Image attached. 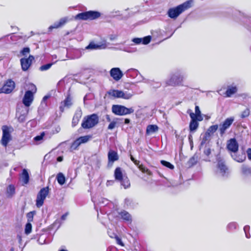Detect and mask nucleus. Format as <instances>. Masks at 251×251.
Wrapping results in <instances>:
<instances>
[{
    "label": "nucleus",
    "instance_id": "obj_33",
    "mask_svg": "<svg viewBox=\"0 0 251 251\" xmlns=\"http://www.w3.org/2000/svg\"><path fill=\"white\" fill-rule=\"evenodd\" d=\"M121 95H120V98H122L126 100H128L131 98V97L133 96V93H129L127 91H121Z\"/></svg>",
    "mask_w": 251,
    "mask_h": 251
},
{
    "label": "nucleus",
    "instance_id": "obj_49",
    "mask_svg": "<svg viewBox=\"0 0 251 251\" xmlns=\"http://www.w3.org/2000/svg\"><path fill=\"white\" fill-rule=\"evenodd\" d=\"M44 132H42L41 133V134L40 135H38V136H36V137H35L34 138V140L35 141H39L41 140H42L43 137L44 136Z\"/></svg>",
    "mask_w": 251,
    "mask_h": 251
},
{
    "label": "nucleus",
    "instance_id": "obj_62",
    "mask_svg": "<svg viewBox=\"0 0 251 251\" xmlns=\"http://www.w3.org/2000/svg\"><path fill=\"white\" fill-rule=\"evenodd\" d=\"M130 159H131V160H132V162H133L135 160V159L131 155H130Z\"/></svg>",
    "mask_w": 251,
    "mask_h": 251
},
{
    "label": "nucleus",
    "instance_id": "obj_22",
    "mask_svg": "<svg viewBox=\"0 0 251 251\" xmlns=\"http://www.w3.org/2000/svg\"><path fill=\"white\" fill-rule=\"evenodd\" d=\"M72 104L71 99L70 97H68L63 102L60 106V109L61 112L64 111V107L69 108Z\"/></svg>",
    "mask_w": 251,
    "mask_h": 251
},
{
    "label": "nucleus",
    "instance_id": "obj_64",
    "mask_svg": "<svg viewBox=\"0 0 251 251\" xmlns=\"http://www.w3.org/2000/svg\"><path fill=\"white\" fill-rule=\"evenodd\" d=\"M110 40H114V39L115 38V37H114L113 35H111V36H110Z\"/></svg>",
    "mask_w": 251,
    "mask_h": 251
},
{
    "label": "nucleus",
    "instance_id": "obj_63",
    "mask_svg": "<svg viewBox=\"0 0 251 251\" xmlns=\"http://www.w3.org/2000/svg\"><path fill=\"white\" fill-rule=\"evenodd\" d=\"M129 119H126L125 120V123L126 124H128V123H129Z\"/></svg>",
    "mask_w": 251,
    "mask_h": 251
},
{
    "label": "nucleus",
    "instance_id": "obj_8",
    "mask_svg": "<svg viewBox=\"0 0 251 251\" xmlns=\"http://www.w3.org/2000/svg\"><path fill=\"white\" fill-rule=\"evenodd\" d=\"M233 121L234 118L230 117L226 119L223 124L220 125L219 130L221 135L225 133L226 130L230 126Z\"/></svg>",
    "mask_w": 251,
    "mask_h": 251
},
{
    "label": "nucleus",
    "instance_id": "obj_1",
    "mask_svg": "<svg viewBox=\"0 0 251 251\" xmlns=\"http://www.w3.org/2000/svg\"><path fill=\"white\" fill-rule=\"evenodd\" d=\"M192 2L191 0H188L176 7L169 9L168 11V16L172 19H176L181 13L191 7Z\"/></svg>",
    "mask_w": 251,
    "mask_h": 251
},
{
    "label": "nucleus",
    "instance_id": "obj_24",
    "mask_svg": "<svg viewBox=\"0 0 251 251\" xmlns=\"http://www.w3.org/2000/svg\"><path fill=\"white\" fill-rule=\"evenodd\" d=\"M120 217L127 222H131L132 218L130 214L126 211L123 210L119 213Z\"/></svg>",
    "mask_w": 251,
    "mask_h": 251
},
{
    "label": "nucleus",
    "instance_id": "obj_18",
    "mask_svg": "<svg viewBox=\"0 0 251 251\" xmlns=\"http://www.w3.org/2000/svg\"><path fill=\"white\" fill-rule=\"evenodd\" d=\"M193 116H194V115H192L191 116V120L190 123L189 125V129L190 132H194L196 130V129L198 128L199 126V123L197 119H195L193 118Z\"/></svg>",
    "mask_w": 251,
    "mask_h": 251
},
{
    "label": "nucleus",
    "instance_id": "obj_5",
    "mask_svg": "<svg viewBox=\"0 0 251 251\" xmlns=\"http://www.w3.org/2000/svg\"><path fill=\"white\" fill-rule=\"evenodd\" d=\"M49 193V189L48 187L42 188L38 192L36 200V205L37 207H41L43 204L45 200Z\"/></svg>",
    "mask_w": 251,
    "mask_h": 251
},
{
    "label": "nucleus",
    "instance_id": "obj_56",
    "mask_svg": "<svg viewBox=\"0 0 251 251\" xmlns=\"http://www.w3.org/2000/svg\"><path fill=\"white\" fill-rule=\"evenodd\" d=\"M190 162L191 163L194 164L196 163L197 160H195V158L194 157H193L190 159Z\"/></svg>",
    "mask_w": 251,
    "mask_h": 251
},
{
    "label": "nucleus",
    "instance_id": "obj_38",
    "mask_svg": "<svg viewBox=\"0 0 251 251\" xmlns=\"http://www.w3.org/2000/svg\"><path fill=\"white\" fill-rule=\"evenodd\" d=\"M28 90L26 91H30L32 94H35L37 92V88L36 86L32 83H29L27 84Z\"/></svg>",
    "mask_w": 251,
    "mask_h": 251
},
{
    "label": "nucleus",
    "instance_id": "obj_14",
    "mask_svg": "<svg viewBox=\"0 0 251 251\" xmlns=\"http://www.w3.org/2000/svg\"><path fill=\"white\" fill-rule=\"evenodd\" d=\"M28 113V109L26 107L23 108L22 111L20 112L19 111H17V116L18 121L20 123H24L25 122Z\"/></svg>",
    "mask_w": 251,
    "mask_h": 251
},
{
    "label": "nucleus",
    "instance_id": "obj_57",
    "mask_svg": "<svg viewBox=\"0 0 251 251\" xmlns=\"http://www.w3.org/2000/svg\"><path fill=\"white\" fill-rule=\"evenodd\" d=\"M68 215V213H66L65 214H63L62 216H61V220H65L67 216Z\"/></svg>",
    "mask_w": 251,
    "mask_h": 251
},
{
    "label": "nucleus",
    "instance_id": "obj_20",
    "mask_svg": "<svg viewBox=\"0 0 251 251\" xmlns=\"http://www.w3.org/2000/svg\"><path fill=\"white\" fill-rule=\"evenodd\" d=\"M106 48V45L101 44L98 45L94 43V42H91L88 46L86 47L87 50H96L100 49H104Z\"/></svg>",
    "mask_w": 251,
    "mask_h": 251
},
{
    "label": "nucleus",
    "instance_id": "obj_55",
    "mask_svg": "<svg viewBox=\"0 0 251 251\" xmlns=\"http://www.w3.org/2000/svg\"><path fill=\"white\" fill-rule=\"evenodd\" d=\"M101 201H100V203H101L105 204L107 203V201H108L107 200L104 199V198H101Z\"/></svg>",
    "mask_w": 251,
    "mask_h": 251
},
{
    "label": "nucleus",
    "instance_id": "obj_6",
    "mask_svg": "<svg viewBox=\"0 0 251 251\" xmlns=\"http://www.w3.org/2000/svg\"><path fill=\"white\" fill-rule=\"evenodd\" d=\"M112 112L117 115H125L132 113L134 109L132 108H126L120 105H114L112 108Z\"/></svg>",
    "mask_w": 251,
    "mask_h": 251
},
{
    "label": "nucleus",
    "instance_id": "obj_34",
    "mask_svg": "<svg viewBox=\"0 0 251 251\" xmlns=\"http://www.w3.org/2000/svg\"><path fill=\"white\" fill-rule=\"evenodd\" d=\"M115 177L116 179L120 180H122L123 177V174L121 169L120 168H117L115 170Z\"/></svg>",
    "mask_w": 251,
    "mask_h": 251
},
{
    "label": "nucleus",
    "instance_id": "obj_43",
    "mask_svg": "<svg viewBox=\"0 0 251 251\" xmlns=\"http://www.w3.org/2000/svg\"><path fill=\"white\" fill-rule=\"evenodd\" d=\"M81 145L79 140L76 139L72 144L71 146V150H76L77 147Z\"/></svg>",
    "mask_w": 251,
    "mask_h": 251
},
{
    "label": "nucleus",
    "instance_id": "obj_26",
    "mask_svg": "<svg viewBox=\"0 0 251 251\" xmlns=\"http://www.w3.org/2000/svg\"><path fill=\"white\" fill-rule=\"evenodd\" d=\"M21 179L24 184H26L29 182V176L27 170L24 169L21 175Z\"/></svg>",
    "mask_w": 251,
    "mask_h": 251
},
{
    "label": "nucleus",
    "instance_id": "obj_23",
    "mask_svg": "<svg viewBox=\"0 0 251 251\" xmlns=\"http://www.w3.org/2000/svg\"><path fill=\"white\" fill-rule=\"evenodd\" d=\"M108 158L109 162H112L117 160L118 159V155L117 153L112 150H110L108 153Z\"/></svg>",
    "mask_w": 251,
    "mask_h": 251
},
{
    "label": "nucleus",
    "instance_id": "obj_27",
    "mask_svg": "<svg viewBox=\"0 0 251 251\" xmlns=\"http://www.w3.org/2000/svg\"><path fill=\"white\" fill-rule=\"evenodd\" d=\"M121 91L118 90H110L107 94L114 98H120Z\"/></svg>",
    "mask_w": 251,
    "mask_h": 251
},
{
    "label": "nucleus",
    "instance_id": "obj_19",
    "mask_svg": "<svg viewBox=\"0 0 251 251\" xmlns=\"http://www.w3.org/2000/svg\"><path fill=\"white\" fill-rule=\"evenodd\" d=\"M133 162L135 164V165L138 167V168L142 173H146L149 176H151L152 175L151 172L150 170L145 167L144 165H140L139 161L135 159V161H134Z\"/></svg>",
    "mask_w": 251,
    "mask_h": 251
},
{
    "label": "nucleus",
    "instance_id": "obj_11",
    "mask_svg": "<svg viewBox=\"0 0 251 251\" xmlns=\"http://www.w3.org/2000/svg\"><path fill=\"white\" fill-rule=\"evenodd\" d=\"M34 59V57L33 56L29 55L27 58H22L20 60L22 69L24 71H25L28 70Z\"/></svg>",
    "mask_w": 251,
    "mask_h": 251
},
{
    "label": "nucleus",
    "instance_id": "obj_15",
    "mask_svg": "<svg viewBox=\"0 0 251 251\" xmlns=\"http://www.w3.org/2000/svg\"><path fill=\"white\" fill-rule=\"evenodd\" d=\"M151 40V36H147L144 38H135L132 41L136 44H143L144 45L148 44Z\"/></svg>",
    "mask_w": 251,
    "mask_h": 251
},
{
    "label": "nucleus",
    "instance_id": "obj_58",
    "mask_svg": "<svg viewBox=\"0 0 251 251\" xmlns=\"http://www.w3.org/2000/svg\"><path fill=\"white\" fill-rule=\"evenodd\" d=\"M50 96H45L43 97V100H42V101H45L47 99H48L49 98Z\"/></svg>",
    "mask_w": 251,
    "mask_h": 251
},
{
    "label": "nucleus",
    "instance_id": "obj_40",
    "mask_svg": "<svg viewBox=\"0 0 251 251\" xmlns=\"http://www.w3.org/2000/svg\"><path fill=\"white\" fill-rule=\"evenodd\" d=\"M160 163L162 165H163L171 170H173L174 169V166L168 161H166L165 160H161L160 161Z\"/></svg>",
    "mask_w": 251,
    "mask_h": 251
},
{
    "label": "nucleus",
    "instance_id": "obj_36",
    "mask_svg": "<svg viewBox=\"0 0 251 251\" xmlns=\"http://www.w3.org/2000/svg\"><path fill=\"white\" fill-rule=\"evenodd\" d=\"M109 236L111 238H115L116 241V242L118 244L121 245V246H124V244L122 241L121 238H120L118 236H117L114 233H112V235L110 234V231H107Z\"/></svg>",
    "mask_w": 251,
    "mask_h": 251
},
{
    "label": "nucleus",
    "instance_id": "obj_9",
    "mask_svg": "<svg viewBox=\"0 0 251 251\" xmlns=\"http://www.w3.org/2000/svg\"><path fill=\"white\" fill-rule=\"evenodd\" d=\"M34 94H32L30 91H25L24 97L23 98L22 102L26 108H28L30 106L34 100Z\"/></svg>",
    "mask_w": 251,
    "mask_h": 251
},
{
    "label": "nucleus",
    "instance_id": "obj_29",
    "mask_svg": "<svg viewBox=\"0 0 251 251\" xmlns=\"http://www.w3.org/2000/svg\"><path fill=\"white\" fill-rule=\"evenodd\" d=\"M81 117V113L80 112H78L75 113V114L73 120H72V126H75L78 123Z\"/></svg>",
    "mask_w": 251,
    "mask_h": 251
},
{
    "label": "nucleus",
    "instance_id": "obj_48",
    "mask_svg": "<svg viewBox=\"0 0 251 251\" xmlns=\"http://www.w3.org/2000/svg\"><path fill=\"white\" fill-rule=\"evenodd\" d=\"M60 27H61V26L59 25L58 23L57 22H55V23H54L52 25L49 26V30L51 31L52 29L58 28Z\"/></svg>",
    "mask_w": 251,
    "mask_h": 251
},
{
    "label": "nucleus",
    "instance_id": "obj_42",
    "mask_svg": "<svg viewBox=\"0 0 251 251\" xmlns=\"http://www.w3.org/2000/svg\"><path fill=\"white\" fill-rule=\"evenodd\" d=\"M90 137L89 136H81L77 138V140H79L80 144L82 143H85L88 141Z\"/></svg>",
    "mask_w": 251,
    "mask_h": 251
},
{
    "label": "nucleus",
    "instance_id": "obj_45",
    "mask_svg": "<svg viewBox=\"0 0 251 251\" xmlns=\"http://www.w3.org/2000/svg\"><path fill=\"white\" fill-rule=\"evenodd\" d=\"M250 113V109L248 108H246L245 110H244L242 112L240 117L241 118H245L248 117L249 116Z\"/></svg>",
    "mask_w": 251,
    "mask_h": 251
},
{
    "label": "nucleus",
    "instance_id": "obj_50",
    "mask_svg": "<svg viewBox=\"0 0 251 251\" xmlns=\"http://www.w3.org/2000/svg\"><path fill=\"white\" fill-rule=\"evenodd\" d=\"M30 51V49L29 48L26 47L24 48L21 51V53L23 55H25L26 53H28Z\"/></svg>",
    "mask_w": 251,
    "mask_h": 251
},
{
    "label": "nucleus",
    "instance_id": "obj_13",
    "mask_svg": "<svg viewBox=\"0 0 251 251\" xmlns=\"http://www.w3.org/2000/svg\"><path fill=\"white\" fill-rule=\"evenodd\" d=\"M227 149L233 152L236 153L238 150V144L235 138H232L228 141L227 144Z\"/></svg>",
    "mask_w": 251,
    "mask_h": 251
},
{
    "label": "nucleus",
    "instance_id": "obj_30",
    "mask_svg": "<svg viewBox=\"0 0 251 251\" xmlns=\"http://www.w3.org/2000/svg\"><path fill=\"white\" fill-rule=\"evenodd\" d=\"M158 129V127L156 125H151L147 126L146 129V133L150 134L156 132Z\"/></svg>",
    "mask_w": 251,
    "mask_h": 251
},
{
    "label": "nucleus",
    "instance_id": "obj_2",
    "mask_svg": "<svg viewBox=\"0 0 251 251\" xmlns=\"http://www.w3.org/2000/svg\"><path fill=\"white\" fill-rule=\"evenodd\" d=\"M99 121L97 114H93L84 117L81 123V126L84 129H89L97 125Z\"/></svg>",
    "mask_w": 251,
    "mask_h": 251
},
{
    "label": "nucleus",
    "instance_id": "obj_61",
    "mask_svg": "<svg viewBox=\"0 0 251 251\" xmlns=\"http://www.w3.org/2000/svg\"><path fill=\"white\" fill-rule=\"evenodd\" d=\"M246 236L247 238H250L251 236L250 234H248L247 232H245Z\"/></svg>",
    "mask_w": 251,
    "mask_h": 251
},
{
    "label": "nucleus",
    "instance_id": "obj_35",
    "mask_svg": "<svg viewBox=\"0 0 251 251\" xmlns=\"http://www.w3.org/2000/svg\"><path fill=\"white\" fill-rule=\"evenodd\" d=\"M242 174L244 176H248L251 174V169L248 166L242 165L241 167Z\"/></svg>",
    "mask_w": 251,
    "mask_h": 251
},
{
    "label": "nucleus",
    "instance_id": "obj_21",
    "mask_svg": "<svg viewBox=\"0 0 251 251\" xmlns=\"http://www.w3.org/2000/svg\"><path fill=\"white\" fill-rule=\"evenodd\" d=\"M194 115V118L197 119L198 121H201L203 120V117L201 115V112L200 111V108L198 106H195V113L191 112L190 113V117H191V116Z\"/></svg>",
    "mask_w": 251,
    "mask_h": 251
},
{
    "label": "nucleus",
    "instance_id": "obj_39",
    "mask_svg": "<svg viewBox=\"0 0 251 251\" xmlns=\"http://www.w3.org/2000/svg\"><path fill=\"white\" fill-rule=\"evenodd\" d=\"M32 225L31 223H27L25 226V232L26 234L28 235L31 232Z\"/></svg>",
    "mask_w": 251,
    "mask_h": 251
},
{
    "label": "nucleus",
    "instance_id": "obj_59",
    "mask_svg": "<svg viewBox=\"0 0 251 251\" xmlns=\"http://www.w3.org/2000/svg\"><path fill=\"white\" fill-rule=\"evenodd\" d=\"M63 160V157L62 156H59L57 158V161L58 162H61Z\"/></svg>",
    "mask_w": 251,
    "mask_h": 251
},
{
    "label": "nucleus",
    "instance_id": "obj_3",
    "mask_svg": "<svg viewBox=\"0 0 251 251\" xmlns=\"http://www.w3.org/2000/svg\"><path fill=\"white\" fill-rule=\"evenodd\" d=\"M100 16V13L98 11H89L77 14L75 19L76 20H93Z\"/></svg>",
    "mask_w": 251,
    "mask_h": 251
},
{
    "label": "nucleus",
    "instance_id": "obj_37",
    "mask_svg": "<svg viewBox=\"0 0 251 251\" xmlns=\"http://www.w3.org/2000/svg\"><path fill=\"white\" fill-rule=\"evenodd\" d=\"M121 183V185H123L125 189L128 188L130 183L129 179L127 177L123 178L122 180H120Z\"/></svg>",
    "mask_w": 251,
    "mask_h": 251
},
{
    "label": "nucleus",
    "instance_id": "obj_46",
    "mask_svg": "<svg viewBox=\"0 0 251 251\" xmlns=\"http://www.w3.org/2000/svg\"><path fill=\"white\" fill-rule=\"evenodd\" d=\"M68 18L66 17H64L63 18H61L60 19V20L57 22L60 25V26H62V25H64L67 22Z\"/></svg>",
    "mask_w": 251,
    "mask_h": 251
},
{
    "label": "nucleus",
    "instance_id": "obj_17",
    "mask_svg": "<svg viewBox=\"0 0 251 251\" xmlns=\"http://www.w3.org/2000/svg\"><path fill=\"white\" fill-rule=\"evenodd\" d=\"M217 166L219 173L222 176H224L226 174L228 173V168L222 161H219Z\"/></svg>",
    "mask_w": 251,
    "mask_h": 251
},
{
    "label": "nucleus",
    "instance_id": "obj_32",
    "mask_svg": "<svg viewBox=\"0 0 251 251\" xmlns=\"http://www.w3.org/2000/svg\"><path fill=\"white\" fill-rule=\"evenodd\" d=\"M56 179L58 183L61 185H63L65 183V177L62 173H59L57 174Z\"/></svg>",
    "mask_w": 251,
    "mask_h": 251
},
{
    "label": "nucleus",
    "instance_id": "obj_7",
    "mask_svg": "<svg viewBox=\"0 0 251 251\" xmlns=\"http://www.w3.org/2000/svg\"><path fill=\"white\" fill-rule=\"evenodd\" d=\"M15 87V82L11 79L8 80L2 87L0 89V93H10Z\"/></svg>",
    "mask_w": 251,
    "mask_h": 251
},
{
    "label": "nucleus",
    "instance_id": "obj_47",
    "mask_svg": "<svg viewBox=\"0 0 251 251\" xmlns=\"http://www.w3.org/2000/svg\"><path fill=\"white\" fill-rule=\"evenodd\" d=\"M237 226V225L236 223L232 222L229 223L227 226V228L230 230H232L235 229Z\"/></svg>",
    "mask_w": 251,
    "mask_h": 251
},
{
    "label": "nucleus",
    "instance_id": "obj_41",
    "mask_svg": "<svg viewBox=\"0 0 251 251\" xmlns=\"http://www.w3.org/2000/svg\"><path fill=\"white\" fill-rule=\"evenodd\" d=\"M35 214V211H31L28 212L26 214V217L27 218V223H31L33 221V216Z\"/></svg>",
    "mask_w": 251,
    "mask_h": 251
},
{
    "label": "nucleus",
    "instance_id": "obj_44",
    "mask_svg": "<svg viewBox=\"0 0 251 251\" xmlns=\"http://www.w3.org/2000/svg\"><path fill=\"white\" fill-rule=\"evenodd\" d=\"M53 65V63H48L44 65L41 66L40 67V70L41 71H45L49 70L51 66Z\"/></svg>",
    "mask_w": 251,
    "mask_h": 251
},
{
    "label": "nucleus",
    "instance_id": "obj_16",
    "mask_svg": "<svg viewBox=\"0 0 251 251\" xmlns=\"http://www.w3.org/2000/svg\"><path fill=\"white\" fill-rule=\"evenodd\" d=\"M218 126L217 125L210 126L205 133V136L201 142V144H203L207 140V137H209L210 134L214 133L218 129Z\"/></svg>",
    "mask_w": 251,
    "mask_h": 251
},
{
    "label": "nucleus",
    "instance_id": "obj_60",
    "mask_svg": "<svg viewBox=\"0 0 251 251\" xmlns=\"http://www.w3.org/2000/svg\"><path fill=\"white\" fill-rule=\"evenodd\" d=\"M249 229V226H245L244 227V230L245 232H247V230H248Z\"/></svg>",
    "mask_w": 251,
    "mask_h": 251
},
{
    "label": "nucleus",
    "instance_id": "obj_28",
    "mask_svg": "<svg viewBox=\"0 0 251 251\" xmlns=\"http://www.w3.org/2000/svg\"><path fill=\"white\" fill-rule=\"evenodd\" d=\"M232 157L234 160L238 162H243L246 159V156L244 154L241 155H237L236 153H234L231 155Z\"/></svg>",
    "mask_w": 251,
    "mask_h": 251
},
{
    "label": "nucleus",
    "instance_id": "obj_31",
    "mask_svg": "<svg viewBox=\"0 0 251 251\" xmlns=\"http://www.w3.org/2000/svg\"><path fill=\"white\" fill-rule=\"evenodd\" d=\"M15 193V187L13 185H9L6 189V195L8 197H12Z\"/></svg>",
    "mask_w": 251,
    "mask_h": 251
},
{
    "label": "nucleus",
    "instance_id": "obj_53",
    "mask_svg": "<svg viewBox=\"0 0 251 251\" xmlns=\"http://www.w3.org/2000/svg\"><path fill=\"white\" fill-rule=\"evenodd\" d=\"M247 153L249 159L251 160V148L248 149Z\"/></svg>",
    "mask_w": 251,
    "mask_h": 251
},
{
    "label": "nucleus",
    "instance_id": "obj_12",
    "mask_svg": "<svg viewBox=\"0 0 251 251\" xmlns=\"http://www.w3.org/2000/svg\"><path fill=\"white\" fill-rule=\"evenodd\" d=\"M110 76L115 80L119 81L123 76V74L119 68H113L110 71Z\"/></svg>",
    "mask_w": 251,
    "mask_h": 251
},
{
    "label": "nucleus",
    "instance_id": "obj_51",
    "mask_svg": "<svg viewBox=\"0 0 251 251\" xmlns=\"http://www.w3.org/2000/svg\"><path fill=\"white\" fill-rule=\"evenodd\" d=\"M116 124V122L114 121L111 122L108 126V129L110 130L113 129V128H115Z\"/></svg>",
    "mask_w": 251,
    "mask_h": 251
},
{
    "label": "nucleus",
    "instance_id": "obj_10",
    "mask_svg": "<svg viewBox=\"0 0 251 251\" xmlns=\"http://www.w3.org/2000/svg\"><path fill=\"white\" fill-rule=\"evenodd\" d=\"M182 80L183 77L181 75L176 74L173 75L166 83L168 85L174 86L180 84Z\"/></svg>",
    "mask_w": 251,
    "mask_h": 251
},
{
    "label": "nucleus",
    "instance_id": "obj_52",
    "mask_svg": "<svg viewBox=\"0 0 251 251\" xmlns=\"http://www.w3.org/2000/svg\"><path fill=\"white\" fill-rule=\"evenodd\" d=\"M203 152L206 156H208L211 153V150L209 148L205 147Z\"/></svg>",
    "mask_w": 251,
    "mask_h": 251
},
{
    "label": "nucleus",
    "instance_id": "obj_4",
    "mask_svg": "<svg viewBox=\"0 0 251 251\" xmlns=\"http://www.w3.org/2000/svg\"><path fill=\"white\" fill-rule=\"evenodd\" d=\"M1 129L2 131V136L1 139V143L3 146L6 147L8 142L11 140V133L13 131V129L11 126H3Z\"/></svg>",
    "mask_w": 251,
    "mask_h": 251
},
{
    "label": "nucleus",
    "instance_id": "obj_25",
    "mask_svg": "<svg viewBox=\"0 0 251 251\" xmlns=\"http://www.w3.org/2000/svg\"><path fill=\"white\" fill-rule=\"evenodd\" d=\"M237 87L236 86H229L226 92V97H230L232 95L237 92Z\"/></svg>",
    "mask_w": 251,
    "mask_h": 251
},
{
    "label": "nucleus",
    "instance_id": "obj_54",
    "mask_svg": "<svg viewBox=\"0 0 251 251\" xmlns=\"http://www.w3.org/2000/svg\"><path fill=\"white\" fill-rule=\"evenodd\" d=\"M37 241L39 244L41 245H43L45 243V239L44 238H40Z\"/></svg>",
    "mask_w": 251,
    "mask_h": 251
}]
</instances>
